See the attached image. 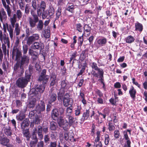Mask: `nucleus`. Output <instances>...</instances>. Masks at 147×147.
Listing matches in <instances>:
<instances>
[{"instance_id":"6e6d98bb","label":"nucleus","mask_w":147,"mask_h":147,"mask_svg":"<svg viewBox=\"0 0 147 147\" xmlns=\"http://www.w3.org/2000/svg\"><path fill=\"white\" fill-rule=\"evenodd\" d=\"M57 127V124L54 122H51V123L50 128L52 130H55Z\"/></svg>"},{"instance_id":"f257e3e1","label":"nucleus","mask_w":147,"mask_h":147,"mask_svg":"<svg viewBox=\"0 0 147 147\" xmlns=\"http://www.w3.org/2000/svg\"><path fill=\"white\" fill-rule=\"evenodd\" d=\"M32 16H29L28 18V22L29 27L33 28L36 26V29L38 31L42 30L44 23L41 20H39L38 16L33 12H31Z\"/></svg>"},{"instance_id":"1a4fd4ad","label":"nucleus","mask_w":147,"mask_h":147,"mask_svg":"<svg viewBox=\"0 0 147 147\" xmlns=\"http://www.w3.org/2000/svg\"><path fill=\"white\" fill-rule=\"evenodd\" d=\"M46 70L45 69H43L38 79L39 81L42 82L44 84L47 83L49 78V76L46 75Z\"/></svg>"},{"instance_id":"2eb2a0df","label":"nucleus","mask_w":147,"mask_h":147,"mask_svg":"<svg viewBox=\"0 0 147 147\" xmlns=\"http://www.w3.org/2000/svg\"><path fill=\"white\" fill-rule=\"evenodd\" d=\"M45 109V105L44 102L42 100H41L40 103L36 105L35 110L37 112L40 113L43 111Z\"/></svg>"},{"instance_id":"7ed1b4c3","label":"nucleus","mask_w":147,"mask_h":147,"mask_svg":"<svg viewBox=\"0 0 147 147\" xmlns=\"http://www.w3.org/2000/svg\"><path fill=\"white\" fill-rule=\"evenodd\" d=\"M75 121L74 118L71 115H67V116L65 117L64 119L61 116L57 120L59 126L63 128L65 131L67 130L68 125L71 126L73 125Z\"/></svg>"},{"instance_id":"603ef678","label":"nucleus","mask_w":147,"mask_h":147,"mask_svg":"<svg viewBox=\"0 0 147 147\" xmlns=\"http://www.w3.org/2000/svg\"><path fill=\"white\" fill-rule=\"evenodd\" d=\"M123 133L124 135V138L126 140V142L129 141L131 142L130 139L127 134V132L126 131H123Z\"/></svg>"},{"instance_id":"0e129e2a","label":"nucleus","mask_w":147,"mask_h":147,"mask_svg":"<svg viewBox=\"0 0 147 147\" xmlns=\"http://www.w3.org/2000/svg\"><path fill=\"white\" fill-rule=\"evenodd\" d=\"M38 140H32L31 141L30 143V145L31 147H35L36 145L37 144Z\"/></svg>"},{"instance_id":"4d7b16f0","label":"nucleus","mask_w":147,"mask_h":147,"mask_svg":"<svg viewBox=\"0 0 147 147\" xmlns=\"http://www.w3.org/2000/svg\"><path fill=\"white\" fill-rule=\"evenodd\" d=\"M19 5L20 7V8L23 10H24L25 8V3L22 0L19 1Z\"/></svg>"},{"instance_id":"20e7f679","label":"nucleus","mask_w":147,"mask_h":147,"mask_svg":"<svg viewBox=\"0 0 147 147\" xmlns=\"http://www.w3.org/2000/svg\"><path fill=\"white\" fill-rule=\"evenodd\" d=\"M31 75L25 72V76L24 77L19 78L17 80L16 85L19 87L22 88L26 86L29 82Z\"/></svg>"},{"instance_id":"9b49d317","label":"nucleus","mask_w":147,"mask_h":147,"mask_svg":"<svg viewBox=\"0 0 147 147\" xmlns=\"http://www.w3.org/2000/svg\"><path fill=\"white\" fill-rule=\"evenodd\" d=\"M29 62L30 58L29 57L26 55H23L19 62L21 65L25 66H27Z\"/></svg>"},{"instance_id":"ddd939ff","label":"nucleus","mask_w":147,"mask_h":147,"mask_svg":"<svg viewBox=\"0 0 147 147\" xmlns=\"http://www.w3.org/2000/svg\"><path fill=\"white\" fill-rule=\"evenodd\" d=\"M12 54L13 56H16V60L17 62H18L20 61L22 57V53L18 49H14L13 51Z\"/></svg>"},{"instance_id":"5701e85b","label":"nucleus","mask_w":147,"mask_h":147,"mask_svg":"<svg viewBox=\"0 0 147 147\" xmlns=\"http://www.w3.org/2000/svg\"><path fill=\"white\" fill-rule=\"evenodd\" d=\"M31 96L33 97L30 100L28 105V107L30 108L34 107L35 106L36 101V97L35 96H33V95H32Z\"/></svg>"},{"instance_id":"4be33fe9","label":"nucleus","mask_w":147,"mask_h":147,"mask_svg":"<svg viewBox=\"0 0 147 147\" xmlns=\"http://www.w3.org/2000/svg\"><path fill=\"white\" fill-rule=\"evenodd\" d=\"M57 75L55 74H52L51 76L50 80L51 81L50 86H53L57 82Z\"/></svg>"},{"instance_id":"5fc2aeb1","label":"nucleus","mask_w":147,"mask_h":147,"mask_svg":"<svg viewBox=\"0 0 147 147\" xmlns=\"http://www.w3.org/2000/svg\"><path fill=\"white\" fill-rule=\"evenodd\" d=\"M82 108L81 107L78 106L75 110V115L76 116H79L81 113Z\"/></svg>"},{"instance_id":"69168bd1","label":"nucleus","mask_w":147,"mask_h":147,"mask_svg":"<svg viewBox=\"0 0 147 147\" xmlns=\"http://www.w3.org/2000/svg\"><path fill=\"white\" fill-rule=\"evenodd\" d=\"M32 6L34 10H36V0H32Z\"/></svg>"},{"instance_id":"4c0bfd02","label":"nucleus","mask_w":147,"mask_h":147,"mask_svg":"<svg viewBox=\"0 0 147 147\" xmlns=\"http://www.w3.org/2000/svg\"><path fill=\"white\" fill-rule=\"evenodd\" d=\"M50 30L49 28L45 29L43 34L44 37L46 38H49L50 37Z\"/></svg>"},{"instance_id":"0eeeda50","label":"nucleus","mask_w":147,"mask_h":147,"mask_svg":"<svg viewBox=\"0 0 147 147\" xmlns=\"http://www.w3.org/2000/svg\"><path fill=\"white\" fill-rule=\"evenodd\" d=\"M3 7L7 12L8 16L10 17L11 16V10L9 6L10 4V0H1Z\"/></svg>"},{"instance_id":"338daca9","label":"nucleus","mask_w":147,"mask_h":147,"mask_svg":"<svg viewBox=\"0 0 147 147\" xmlns=\"http://www.w3.org/2000/svg\"><path fill=\"white\" fill-rule=\"evenodd\" d=\"M35 123L36 124H38L40 123V116L36 115L35 117Z\"/></svg>"},{"instance_id":"37998d69","label":"nucleus","mask_w":147,"mask_h":147,"mask_svg":"<svg viewBox=\"0 0 147 147\" xmlns=\"http://www.w3.org/2000/svg\"><path fill=\"white\" fill-rule=\"evenodd\" d=\"M100 133L101 132L100 131L98 130L96 132V137L95 138V140L94 141V142H100Z\"/></svg>"},{"instance_id":"4468645a","label":"nucleus","mask_w":147,"mask_h":147,"mask_svg":"<svg viewBox=\"0 0 147 147\" xmlns=\"http://www.w3.org/2000/svg\"><path fill=\"white\" fill-rule=\"evenodd\" d=\"M57 95L56 93L52 91L49 92V94L48 97V103L50 104L55 102L57 100Z\"/></svg>"},{"instance_id":"f8f14e48","label":"nucleus","mask_w":147,"mask_h":147,"mask_svg":"<svg viewBox=\"0 0 147 147\" xmlns=\"http://www.w3.org/2000/svg\"><path fill=\"white\" fill-rule=\"evenodd\" d=\"M90 117L92 118L94 114V111H92L91 112H90L89 109H86L85 111L83 113L82 118H81L82 120H83L84 121L87 119L90 116Z\"/></svg>"},{"instance_id":"f03ea898","label":"nucleus","mask_w":147,"mask_h":147,"mask_svg":"<svg viewBox=\"0 0 147 147\" xmlns=\"http://www.w3.org/2000/svg\"><path fill=\"white\" fill-rule=\"evenodd\" d=\"M22 15V13L20 10H17L16 13L10 18V21L11 25H10L8 26L7 24V30L9 32V36L11 39H13V31L15 24L17 21H19L20 20Z\"/></svg>"},{"instance_id":"f3484780","label":"nucleus","mask_w":147,"mask_h":147,"mask_svg":"<svg viewBox=\"0 0 147 147\" xmlns=\"http://www.w3.org/2000/svg\"><path fill=\"white\" fill-rule=\"evenodd\" d=\"M83 34H85L86 33H87L86 34V36H89L90 34L91 31V28L88 24H85L83 27Z\"/></svg>"},{"instance_id":"2f4dec72","label":"nucleus","mask_w":147,"mask_h":147,"mask_svg":"<svg viewBox=\"0 0 147 147\" xmlns=\"http://www.w3.org/2000/svg\"><path fill=\"white\" fill-rule=\"evenodd\" d=\"M67 80H63L61 81V83L60 85L61 86L60 89H63L65 90L67 89Z\"/></svg>"},{"instance_id":"e2e57ef3","label":"nucleus","mask_w":147,"mask_h":147,"mask_svg":"<svg viewBox=\"0 0 147 147\" xmlns=\"http://www.w3.org/2000/svg\"><path fill=\"white\" fill-rule=\"evenodd\" d=\"M28 49V46L26 45H25L23 46V55H26L27 53Z\"/></svg>"},{"instance_id":"09e8293b","label":"nucleus","mask_w":147,"mask_h":147,"mask_svg":"<svg viewBox=\"0 0 147 147\" xmlns=\"http://www.w3.org/2000/svg\"><path fill=\"white\" fill-rule=\"evenodd\" d=\"M99 75V76L98 77L99 79L98 80L99 81L101 84L104 83V71L98 74Z\"/></svg>"},{"instance_id":"bf43d9fd","label":"nucleus","mask_w":147,"mask_h":147,"mask_svg":"<svg viewBox=\"0 0 147 147\" xmlns=\"http://www.w3.org/2000/svg\"><path fill=\"white\" fill-rule=\"evenodd\" d=\"M30 7L29 4H27L26 5L25 9V13L26 15H28L30 13Z\"/></svg>"},{"instance_id":"473e14b6","label":"nucleus","mask_w":147,"mask_h":147,"mask_svg":"<svg viewBox=\"0 0 147 147\" xmlns=\"http://www.w3.org/2000/svg\"><path fill=\"white\" fill-rule=\"evenodd\" d=\"M25 117V115L22 113V111H20L19 114L16 115V118L17 120L21 121L24 119Z\"/></svg>"},{"instance_id":"423d86ee","label":"nucleus","mask_w":147,"mask_h":147,"mask_svg":"<svg viewBox=\"0 0 147 147\" xmlns=\"http://www.w3.org/2000/svg\"><path fill=\"white\" fill-rule=\"evenodd\" d=\"M14 73L18 76H21L24 73V66L21 65L19 62H17L13 66Z\"/></svg>"},{"instance_id":"a19ab883","label":"nucleus","mask_w":147,"mask_h":147,"mask_svg":"<svg viewBox=\"0 0 147 147\" xmlns=\"http://www.w3.org/2000/svg\"><path fill=\"white\" fill-rule=\"evenodd\" d=\"M62 8L61 7H58L57 10L56 11V20H58L60 18Z\"/></svg>"},{"instance_id":"8fccbe9b","label":"nucleus","mask_w":147,"mask_h":147,"mask_svg":"<svg viewBox=\"0 0 147 147\" xmlns=\"http://www.w3.org/2000/svg\"><path fill=\"white\" fill-rule=\"evenodd\" d=\"M76 26V29L77 31L80 32H82V26L80 23L77 24Z\"/></svg>"},{"instance_id":"cd10ccee","label":"nucleus","mask_w":147,"mask_h":147,"mask_svg":"<svg viewBox=\"0 0 147 147\" xmlns=\"http://www.w3.org/2000/svg\"><path fill=\"white\" fill-rule=\"evenodd\" d=\"M59 91V92L57 93V98L59 100H62L65 93V90L60 89Z\"/></svg>"},{"instance_id":"9d476101","label":"nucleus","mask_w":147,"mask_h":147,"mask_svg":"<svg viewBox=\"0 0 147 147\" xmlns=\"http://www.w3.org/2000/svg\"><path fill=\"white\" fill-rule=\"evenodd\" d=\"M44 45L43 43L41 42H35L31 46V48L34 49L38 50H40V52L42 51L44 48Z\"/></svg>"},{"instance_id":"58836bf2","label":"nucleus","mask_w":147,"mask_h":147,"mask_svg":"<svg viewBox=\"0 0 147 147\" xmlns=\"http://www.w3.org/2000/svg\"><path fill=\"white\" fill-rule=\"evenodd\" d=\"M134 37L130 35L126 37L125 39V41L127 43H131L134 42Z\"/></svg>"},{"instance_id":"aec40b11","label":"nucleus","mask_w":147,"mask_h":147,"mask_svg":"<svg viewBox=\"0 0 147 147\" xmlns=\"http://www.w3.org/2000/svg\"><path fill=\"white\" fill-rule=\"evenodd\" d=\"M107 42V39L105 37H102L98 39L96 42L100 46H103L105 45Z\"/></svg>"},{"instance_id":"3c124183","label":"nucleus","mask_w":147,"mask_h":147,"mask_svg":"<svg viewBox=\"0 0 147 147\" xmlns=\"http://www.w3.org/2000/svg\"><path fill=\"white\" fill-rule=\"evenodd\" d=\"M84 34H82V35L78 37V43L79 44V46H81L82 45L83 40H84Z\"/></svg>"},{"instance_id":"13d9d810","label":"nucleus","mask_w":147,"mask_h":147,"mask_svg":"<svg viewBox=\"0 0 147 147\" xmlns=\"http://www.w3.org/2000/svg\"><path fill=\"white\" fill-rule=\"evenodd\" d=\"M46 3L43 1H41L39 7L42 9V10H45L46 8Z\"/></svg>"},{"instance_id":"bb28decb","label":"nucleus","mask_w":147,"mask_h":147,"mask_svg":"<svg viewBox=\"0 0 147 147\" xmlns=\"http://www.w3.org/2000/svg\"><path fill=\"white\" fill-rule=\"evenodd\" d=\"M91 66L93 70L94 69V70L98 71V74L103 71L102 69L99 68L98 67L97 63L95 62H92Z\"/></svg>"},{"instance_id":"a211bd4d","label":"nucleus","mask_w":147,"mask_h":147,"mask_svg":"<svg viewBox=\"0 0 147 147\" xmlns=\"http://www.w3.org/2000/svg\"><path fill=\"white\" fill-rule=\"evenodd\" d=\"M67 95L69 96V97L67 98L65 97L63 98V104L65 107H67L69 104L71 105L72 103L71 99L69 98L68 93H66L65 96H67Z\"/></svg>"},{"instance_id":"c85d7f7f","label":"nucleus","mask_w":147,"mask_h":147,"mask_svg":"<svg viewBox=\"0 0 147 147\" xmlns=\"http://www.w3.org/2000/svg\"><path fill=\"white\" fill-rule=\"evenodd\" d=\"M135 30L141 32L143 29V26L141 24L137 22L135 23Z\"/></svg>"},{"instance_id":"b1692460","label":"nucleus","mask_w":147,"mask_h":147,"mask_svg":"<svg viewBox=\"0 0 147 147\" xmlns=\"http://www.w3.org/2000/svg\"><path fill=\"white\" fill-rule=\"evenodd\" d=\"M28 53L32 57L34 56L33 58L34 60H36L38 58V53L36 51H34L31 49H29L28 51Z\"/></svg>"},{"instance_id":"49530a36","label":"nucleus","mask_w":147,"mask_h":147,"mask_svg":"<svg viewBox=\"0 0 147 147\" xmlns=\"http://www.w3.org/2000/svg\"><path fill=\"white\" fill-rule=\"evenodd\" d=\"M110 138L108 134H106L104 136V143L106 145H108L110 141Z\"/></svg>"},{"instance_id":"39448f33","label":"nucleus","mask_w":147,"mask_h":147,"mask_svg":"<svg viewBox=\"0 0 147 147\" xmlns=\"http://www.w3.org/2000/svg\"><path fill=\"white\" fill-rule=\"evenodd\" d=\"M46 84H44L42 82V84L40 85H37L36 88L32 89L30 92V95H33V96H36L38 94V92L40 93L43 92L44 91Z\"/></svg>"},{"instance_id":"de8ad7c7","label":"nucleus","mask_w":147,"mask_h":147,"mask_svg":"<svg viewBox=\"0 0 147 147\" xmlns=\"http://www.w3.org/2000/svg\"><path fill=\"white\" fill-rule=\"evenodd\" d=\"M103 97H98L97 98L96 101L98 104H103L104 103Z\"/></svg>"},{"instance_id":"7c9ffc66","label":"nucleus","mask_w":147,"mask_h":147,"mask_svg":"<svg viewBox=\"0 0 147 147\" xmlns=\"http://www.w3.org/2000/svg\"><path fill=\"white\" fill-rule=\"evenodd\" d=\"M59 116V111L57 109H53L51 112V116L54 119L57 118Z\"/></svg>"},{"instance_id":"774afa93","label":"nucleus","mask_w":147,"mask_h":147,"mask_svg":"<svg viewBox=\"0 0 147 147\" xmlns=\"http://www.w3.org/2000/svg\"><path fill=\"white\" fill-rule=\"evenodd\" d=\"M94 144L93 146L94 147H102V144L101 142H94Z\"/></svg>"},{"instance_id":"6ab92c4d","label":"nucleus","mask_w":147,"mask_h":147,"mask_svg":"<svg viewBox=\"0 0 147 147\" xmlns=\"http://www.w3.org/2000/svg\"><path fill=\"white\" fill-rule=\"evenodd\" d=\"M34 131H35L37 132L38 134V136L39 139L41 140L43 139V135L42 134V127L40 126H38L37 128L35 129V130Z\"/></svg>"},{"instance_id":"e433bc0d","label":"nucleus","mask_w":147,"mask_h":147,"mask_svg":"<svg viewBox=\"0 0 147 147\" xmlns=\"http://www.w3.org/2000/svg\"><path fill=\"white\" fill-rule=\"evenodd\" d=\"M41 9H42L40 8V7H39V8H37V15L36 14L35 12V10L33 9H31L30 10L31 14V15L32 11H33V12H34V13H35V14H36V16H38V17L40 16H41V14H42V13Z\"/></svg>"},{"instance_id":"864d4df0","label":"nucleus","mask_w":147,"mask_h":147,"mask_svg":"<svg viewBox=\"0 0 147 147\" xmlns=\"http://www.w3.org/2000/svg\"><path fill=\"white\" fill-rule=\"evenodd\" d=\"M120 136V134L119 131L118 130H115L114 132V137L116 139L119 138Z\"/></svg>"},{"instance_id":"412c9836","label":"nucleus","mask_w":147,"mask_h":147,"mask_svg":"<svg viewBox=\"0 0 147 147\" xmlns=\"http://www.w3.org/2000/svg\"><path fill=\"white\" fill-rule=\"evenodd\" d=\"M136 91L132 86H131L129 91V93L131 98L134 100L136 98Z\"/></svg>"},{"instance_id":"72a5a7b5","label":"nucleus","mask_w":147,"mask_h":147,"mask_svg":"<svg viewBox=\"0 0 147 147\" xmlns=\"http://www.w3.org/2000/svg\"><path fill=\"white\" fill-rule=\"evenodd\" d=\"M4 132L7 136H9L11 135L12 131L11 128L9 127L8 128H5L4 129Z\"/></svg>"},{"instance_id":"6e6552de","label":"nucleus","mask_w":147,"mask_h":147,"mask_svg":"<svg viewBox=\"0 0 147 147\" xmlns=\"http://www.w3.org/2000/svg\"><path fill=\"white\" fill-rule=\"evenodd\" d=\"M40 35L38 34H34L28 37L26 40V43L29 46L32 44L35 41L38 40L40 38Z\"/></svg>"},{"instance_id":"680f3d73","label":"nucleus","mask_w":147,"mask_h":147,"mask_svg":"<svg viewBox=\"0 0 147 147\" xmlns=\"http://www.w3.org/2000/svg\"><path fill=\"white\" fill-rule=\"evenodd\" d=\"M96 93L98 96V97H103V94L102 92L99 90L98 89H96L95 90Z\"/></svg>"},{"instance_id":"c756f323","label":"nucleus","mask_w":147,"mask_h":147,"mask_svg":"<svg viewBox=\"0 0 147 147\" xmlns=\"http://www.w3.org/2000/svg\"><path fill=\"white\" fill-rule=\"evenodd\" d=\"M29 124V121L28 119H26L23 120L21 124L22 129L24 130L26 127L28 126Z\"/></svg>"},{"instance_id":"c9c22d12","label":"nucleus","mask_w":147,"mask_h":147,"mask_svg":"<svg viewBox=\"0 0 147 147\" xmlns=\"http://www.w3.org/2000/svg\"><path fill=\"white\" fill-rule=\"evenodd\" d=\"M3 42L4 44H7L8 47H9L10 43L8 37L5 34H4L3 35ZM2 43H3V42Z\"/></svg>"},{"instance_id":"a18cd8bd","label":"nucleus","mask_w":147,"mask_h":147,"mask_svg":"<svg viewBox=\"0 0 147 147\" xmlns=\"http://www.w3.org/2000/svg\"><path fill=\"white\" fill-rule=\"evenodd\" d=\"M72 107L71 106L70 107H67L66 109V113L65 114V117L67 116V115H71L72 111Z\"/></svg>"},{"instance_id":"79ce46f5","label":"nucleus","mask_w":147,"mask_h":147,"mask_svg":"<svg viewBox=\"0 0 147 147\" xmlns=\"http://www.w3.org/2000/svg\"><path fill=\"white\" fill-rule=\"evenodd\" d=\"M36 110H33L30 111L29 113V117L30 119H34L37 115Z\"/></svg>"},{"instance_id":"f704fd0d","label":"nucleus","mask_w":147,"mask_h":147,"mask_svg":"<svg viewBox=\"0 0 147 147\" xmlns=\"http://www.w3.org/2000/svg\"><path fill=\"white\" fill-rule=\"evenodd\" d=\"M15 28L14 30V33L16 34V36L18 35L20 33V29L19 27V24L18 23L15 24L14 25Z\"/></svg>"},{"instance_id":"393cba45","label":"nucleus","mask_w":147,"mask_h":147,"mask_svg":"<svg viewBox=\"0 0 147 147\" xmlns=\"http://www.w3.org/2000/svg\"><path fill=\"white\" fill-rule=\"evenodd\" d=\"M9 140L6 137L3 138L0 136V143L2 145L6 146L9 142Z\"/></svg>"},{"instance_id":"052dcab7","label":"nucleus","mask_w":147,"mask_h":147,"mask_svg":"<svg viewBox=\"0 0 147 147\" xmlns=\"http://www.w3.org/2000/svg\"><path fill=\"white\" fill-rule=\"evenodd\" d=\"M31 138L32 140H38V138L37 137L36 132L34 131L32 133Z\"/></svg>"},{"instance_id":"ea45409f","label":"nucleus","mask_w":147,"mask_h":147,"mask_svg":"<svg viewBox=\"0 0 147 147\" xmlns=\"http://www.w3.org/2000/svg\"><path fill=\"white\" fill-rule=\"evenodd\" d=\"M50 10L48 12L47 10H43L42 13V18L43 19H44L46 18L48 16L50 15Z\"/></svg>"},{"instance_id":"a878e982","label":"nucleus","mask_w":147,"mask_h":147,"mask_svg":"<svg viewBox=\"0 0 147 147\" xmlns=\"http://www.w3.org/2000/svg\"><path fill=\"white\" fill-rule=\"evenodd\" d=\"M75 6L72 3H68V5L66 8V10L73 13H74V9Z\"/></svg>"},{"instance_id":"dca6fc26","label":"nucleus","mask_w":147,"mask_h":147,"mask_svg":"<svg viewBox=\"0 0 147 147\" xmlns=\"http://www.w3.org/2000/svg\"><path fill=\"white\" fill-rule=\"evenodd\" d=\"M7 18V15L6 12L3 8L0 9V21L3 23Z\"/></svg>"},{"instance_id":"c03bdc74","label":"nucleus","mask_w":147,"mask_h":147,"mask_svg":"<svg viewBox=\"0 0 147 147\" xmlns=\"http://www.w3.org/2000/svg\"><path fill=\"white\" fill-rule=\"evenodd\" d=\"M108 129L110 132H112L115 129L114 124L111 122H109L108 123Z\"/></svg>"}]
</instances>
